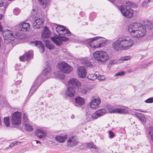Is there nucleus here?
Instances as JSON below:
<instances>
[{
  "label": "nucleus",
  "mask_w": 153,
  "mask_h": 153,
  "mask_svg": "<svg viewBox=\"0 0 153 153\" xmlns=\"http://www.w3.org/2000/svg\"><path fill=\"white\" fill-rule=\"evenodd\" d=\"M145 26V28L140 23H132L128 26V32L130 36L133 37L140 38L146 34V29L149 30L153 27L152 24L151 22L146 24Z\"/></svg>",
  "instance_id": "1"
},
{
  "label": "nucleus",
  "mask_w": 153,
  "mask_h": 153,
  "mask_svg": "<svg viewBox=\"0 0 153 153\" xmlns=\"http://www.w3.org/2000/svg\"><path fill=\"white\" fill-rule=\"evenodd\" d=\"M134 44L133 40L128 36H123L117 38L112 44V48L116 51L129 49Z\"/></svg>",
  "instance_id": "2"
},
{
  "label": "nucleus",
  "mask_w": 153,
  "mask_h": 153,
  "mask_svg": "<svg viewBox=\"0 0 153 153\" xmlns=\"http://www.w3.org/2000/svg\"><path fill=\"white\" fill-rule=\"evenodd\" d=\"M51 68L49 65H47L46 68L43 71L41 74L38 77L32 86L29 94V95L30 96H31L36 90L38 87L41 84L43 80H44V78H45V76L51 72Z\"/></svg>",
  "instance_id": "3"
},
{
  "label": "nucleus",
  "mask_w": 153,
  "mask_h": 153,
  "mask_svg": "<svg viewBox=\"0 0 153 153\" xmlns=\"http://www.w3.org/2000/svg\"><path fill=\"white\" fill-rule=\"evenodd\" d=\"M84 43L89 48L95 49L104 46L106 44V41L101 36H96L85 40Z\"/></svg>",
  "instance_id": "4"
},
{
  "label": "nucleus",
  "mask_w": 153,
  "mask_h": 153,
  "mask_svg": "<svg viewBox=\"0 0 153 153\" xmlns=\"http://www.w3.org/2000/svg\"><path fill=\"white\" fill-rule=\"evenodd\" d=\"M111 1L119 5V4H122L119 6L118 8L121 12L123 16H124L130 7H135L136 5L134 4H133L130 2L127 1H124L123 0H111Z\"/></svg>",
  "instance_id": "5"
},
{
  "label": "nucleus",
  "mask_w": 153,
  "mask_h": 153,
  "mask_svg": "<svg viewBox=\"0 0 153 153\" xmlns=\"http://www.w3.org/2000/svg\"><path fill=\"white\" fill-rule=\"evenodd\" d=\"M93 55L95 59L99 63L105 62L108 60L109 57L107 53L102 51H96Z\"/></svg>",
  "instance_id": "6"
},
{
  "label": "nucleus",
  "mask_w": 153,
  "mask_h": 153,
  "mask_svg": "<svg viewBox=\"0 0 153 153\" xmlns=\"http://www.w3.org/2000/svg\"><path fill=\"white\" fill-rule=\"evenodd\" d=\"M58 67L59 70L64 73L69 74L73 70L72 67L64 62L59 63Z\"/></svg>",
  "instance_id": "7"
},
{
  "label": "nucleus",
  "mask_w": 153,
  "mask_h": 153,
  "mask_svg": "<svg viewBox=\"0 0 153 153\" xmlns=\"http://www.w3.org/2000/svg\"><path fill=\"white\" fill-rule=\"evenodd\" d=\"M101 102L98 97H92L91 101L89 103V106L91 109H96L99 107Z\"/></svg>",
  "instance_id": "8"
},
{
  "label": "nucleus",
  "mask_w": 153,
  "mask_h": 153,
  "mask_svg": "<svg viewBox=\"0 0 153 153\" xmlns=\"http://www.w3.org/2000/svg\"><path fill=\"white\" fill-rule=\"evenodd\" d=\"M11 122L13 125H17L21 123V114L18 111L14 112L12 114Z\"/></svg>",
  "instance_id": "9"
},
{
  "label": "nucleus",
  "mask_w": 153,
  "mask_h": 153,
  "mask_svg": "<svg viewBox=\"0 0 153 153\" xmlns=\"http://www.w3.org/2000/svg\"><path fill=\"white\" fill-rule=\"evenodd\" d=\"M51 39L55 44L59 46L62 45L63 42H66L68 40V38L63 36H54L51 37Z\"/></svg>",
  "instance_id": "10"
},
{
  "label": "nucleus",
  "mask_w": 153,
  "mask_h": 153,
  "mask_svg": "<svg viewBox=\"0 0 153 153\" xmlns=\"http://www.w3.org/2000/svg\"><path fill=\"white\" fill-rule=\"evenodd\" d=\"M47 134L42 128H38L36 130L35 135L39 139H43L45 138Z\"/></svg>",
  "instance_id": "11"
},
{
  "label": "nucleus",
  "mask_w": 153,
  "mask_h": 153,
  "mask_svg": "<svg viewBox=\"0 0 153 153\" xmlns=\"http://www.w3.org/2000/svg\"><path fill=\"white\" fill-rule=\"evenodd\" d=\"M3 35L4 40H7L9 42L14 40V36L11 31L8 30L3 32Z\"/></svg>",
  "instance_id": "12"
},
{
  "label": "nucleus",
  "mask_w": 153,
  "mask_h": 153,
  "mask_svg": "<svg viewBox=\"0 0 153 153\" xmlns=\"http://www.w3.org/2000/svg\"><path fill=\"white\" fill-rule=\"evenodd\" d=\"M30 44L32 46H35L39 48L40 52L43 53L45 51L44 46L41 41H31Z\"/></svg>",
  "instance_id": "13"
},
{
  "label": "nucleus",
  "mask_w": 153,
  "mask_h": 153,
  "mask_svg": "<svg viewBox=\"0 0 153 153\" xmlns=\"http://www.w3.org/2000/svg\"><path fill=\"white\" fill-rule=\"evenodd\" d=\"M40 17H36L33 23V26L35 29L39 28L42 25L44 21Z\"/></svg>",
  "instance_id": "14"
},
{
  "label": "nucleus",
  "mask_w": 153,
  "mask_h": 153,
  "mask_svg": "<svg viewBox=\"0 0 153 153\" xmlns=\"http://www.w3.org/2000/svg\"><path fill=\"white\" fill-rule=\"evenodd\" d=\"M68 86L71 87H74L76 88H79L81 86V84L76 79L73 78L71 79L68 81Z\"/></svg>",
  "instance_id": "15"
},
{
  "label": "nucleus",
  "mask_w": 153,
  "mask_h": 153,
  "mask_svg": "<svg viewBox=\"0 0 153 153\" xmlns=\"http://www.w3.org/2000/svg\"><path fill=\"white\" fill-rule=\"evenodd\" d=\"M78 143L77 138L75 136H71L67 140V145L68 147H72L76 145Z\"/></svg>",
  "instance_id": "16"
},
{
  "label": "nucleus",
  "mask_w": 153,
  "mask_h": 153,
  "mask_svg": "<svg viewBox=\"0 0 153 153\" xmlns=\"http://www.w3.org/2000/svg\"><path fill=\"white\" fill-rule=\"evenodd\" d=\"M32 15L35 17H40L42 16V13L41 9L37 6H33L31 12Z\"/></svg>",
  "instance_id": "17"
},
{
  "label": "nucleus",
  "mask_w": 153,
  "mask_h": 153,
  "mask_svg": "<svg viewBox=\"0 0 153 153\" xmlns=\"http://www.w3.org/2000/svg\"><path fill=\"white\" fill-rule=\"evenodd\" d=\"M19 30L24 31H26L29 30L30 28V25L28 23L25 22H22L19 25Z\"/></svg>",
  "instance_id": "18"
},
{
  "label": "nucleus",
  "mask_w": 153,
  "mask_h": 153,
  "mask_svg": "<svg viewBox=\"0 0 153 153\" xmlns=\"http://www.w3.org/2000/svg\"><path fill=\"white\" fill-rule=\"evenodd\" d=\"M77 72L79 76L81 78H84L87 74L85 69L82 66H79L78 68Z\"/></svg>",
  "instance_id": "19"
},
{
  "label": "nucleus",
  "mask_w": 153,
  "mask_h": 153,
  "mask_svg": "<svg viewBox=\"0 0 153 153\" xmlns=\"http://www.w3.org/2000/svg\"><path fill=\"white\" fill-rule=\"evenodd\" d=\"M129 56H124L121 57L120 59L118 60H111L110 62V64L112 65L117 64H119L123 62V61H127L130 59Z\"/></svg>",
  "instance_id": "20"
},
{
  "label": "nucleus",
  "mask_w": 153,
  "mask_h": 153,
  "mask_svg": "<svg viewBox=\"0 0 153 153\" xmlns=\"http://www.w3.org/2000/svg\"><path fill=\"white\" fill-rule=\"evenodd\" d=\"M129 111V108L127 107L122 106L121 108H117L116 113L127 114Z\"/></svg>",
  "instance_id": "21"
},
{
  "label": "nucleus",
  "mask_w": 153,
  "mask_h": 153,
  "mask_svg": "<svg viewBox=\"0 0 153 153\" xmlns=\"http://www.w3.org/2000/svg\"><path fill=\"white\" fill-rule=\"evenodd\" d=\"M75 105L76 106H80L83 105L85 103L84 99L80 97H77L75 99Z\"/></svg>",
  "instance_id": "22"
},
{
  "label": "nucleus",
  "mask_w": 153,
  "mask_h": 153,
  "mask_svg": "<svg viewBox=\"0 0 153 153\" xmlns=\"http://www.w3.org/2000/svg\"><path fill=\"white\" fill-rule=\"evenodd\" d=\"M75 93V91L73 88L68 86L67 90L65 92V95L67 97H72L74 95Z\"/></svg>",
  "instance_id": "23"
},
{
  "label": "nucleus",
  "mask_w": 153,
  "mask_h": 153,
  "mask_svg": "<svg viewBox=\"0 0 153 153\" xmlns=\"http://www.w3.org/2000/svg\"><path fill=\"white\" fill-rule=\"evenodd\" d=\"M50 34L49 29L47 27H44V30L42 34V38L43 41V39L48 38L50 36Z\"/></svg>",
  "instance_id": "24"
},
{
  "label": "nucleus",
  "mask_w": 153,
  "mask_h": 153,
  "mask_svg": "<svg viewBox=\"0 0 153 153\" xmlns=\"http://www.w3.org/2000/svg\"><path fill=\"white\" fill-rule=\"evenodd\" d=\"M67 137L66 135H59L56 136L55 139L57 142L60 143H63L65 141Z\"/></svg>",
  "instance_id": "25"
},
{
  "label": "nucleus",
  "mask_w": 153,
  "mask_h": 153,
  "mask_svg": "<svg viewBox=\"0 0 153 153\" xmlns=\"http://www.w3.org/2000/svg\"><path fill=\"white\" fill-rule=\"evenodd\" d=\"M55 77L60 80H63L65 78V75L59 72H56L54 74Z\"/></svg>",
  "instance_id": "26"
},
{
  "label": "nucleus",
  "mask_w": 153,
  "mask_h": 153,
  "mask_svg": "<svg viewBox=\"0 0 153 153\" xmlns=\"http://www.w3.org/2000/svg\"><path fill=\"white\" fill-rule=\"evenodd\" d=\"M133 10L131 9V7H130L128 10H127V12L126 13L124 16L127 18H130L133 16Z\"/></svg>",
  "instance_id": "27"
},
{
  "label": "nucleus",
  "mask_w": 153,
  "mask_h": 153,
  "mask_svg": "<svg viewBox=\"0 0 153 153\" xmlns=\"http://www.w3.org/2000/svg\"><path fill=\"white\" fill-rule=\"evenodd\" d=\"M81 62L82 64L87 67H91L92 66L91 63L87 60L86 58H82L81 60Z\"/></svg>",
  "instance_id": "28"
},
{
  "label": "nucleus",
  "mask_w": 153,
  "mask_h": 153,
  "mask_svg": "<svg viewBox=\"0 0 153 153\" xmlns=\"http://www.w3.org/2000/svg\"><path fill=\"white\" fill-rule=\"evenodd\" d=\"M44 41H45V45L46 47L49 50H51L53 49L54 48V45L50 43L49 41L48 40H43Z\"/></svg>",
  "instance_id": "29"
},
{
  "label": "nucleus",
  "mask_w": 153,
  "mask_h": 153,
  "mask_svg": "<svg viewBox=\"0 0 153 153\" xmlns=\"http://www.w3.org/2000/svg\"><path fill=\"white\" fill-rule=\"evenodd\" d=\"M43 8H45L49 4V0H38Z\"/></svg>",
  "instance_id": "30"
},
{
  "label": "nucleus",
  "mask_w": 153,
  "mask_h": 153,
  "mask_svg": "<svg viewBox=\"0 0 153 153\" xmlns=\"http://www.w3.org/2000/svg\"><path fill=\"white\" fill-rule=\"evenodd\" d=\"M96 112L99 117H100L104 115L106 113V111L105 109L102 108L97 110Z\"/></svg>",
  "instance_id": "31"
},
{
  "label": "nucleus",
  "mask_w": 153,
  "mask_h": 153,
  "mask_svg": "<svg viewBox=\"0 0 153 153\" xmlns=\"http://www.w3.org/2000/svg\"><path fill=\"white\" fill-rule=\"evenodd\" d=\"M64 27L63 26L60 25H58L56 27V30L59 35L60 34H62V31L64 29Z\"/></svg>",
  "instance_id": "32"
},
{
  "label": "nucleus",
  "mask_w": 153,
  "mask_h": 153,
  "mask_svg": "<svg viewBox=\"0 0 153 153\" xmlns=\"http://www.w3.org/2000/svg\"><path fill=\"white\" fill-rule=\"evenodd\" d=\"M136 115L140 120L144 123L146 121V119L143 115L141 114L137 113Z\"/></svg>",
  "instance_id": "33"
},
{
  "label": "nucleus",
  "mask_w": 153,
  "mask_h": 153,
  "mask_svg": "<svg viewBox=\"0 0 153 153\" xmlns=\"http://www.w3.org/2000/svg\"><path fill=\"white\" fill-rule=\"evenodd\" d=\"M88 78L91 80H94L97 78V74H89L87 76Z\"/></svg>",
  "instance_id": "34"
},
{
  "label": "nucleus",
  "mask_w": 153,
  "mask_h": 153,
  "mask_svg": "<svg viewBox=\"0 0 153 153\" xmlns=\"http://www.w3.org/2000/svg\"><path fill=\"white\" fill-rule=\"evenodd\" d=\"M87 145L88 147L94 149L96 150L97 151L99 150L100 149V148L99 147H96V146L94 145L92 142H90L89 143H88L87 144Z\"/></svg>",
  "instance_id": "35"
},
{
  "label": "nucleus",
  "mask_w": 153,
  "mask_h": 153,
  "mask_svg": "<svg viewBox=\"0 0 153 153\" xmlns=\"http://www.w3.org/2000/svg\"><path fill=\"white\" fill-rule=\"evenodd\" d=\"M108 111L111 113H116L117 107L108 106L107 108Z\"/></svg>",
  "instance_id": "36"
},
{
  "label": "nucleus",
  "mask_w": 153,
  "mask_h": 153,
  "mask_svg": "<svg viewBox=\"0 0 153 153\" xmlns=\"http://www.w3.org/2000/svg\"><path fill=\"white\" fill-rule=\"evenodd\" d=\"M23 125L25 127L26 130L29 131H32L33 130L32 126L29 124H24Z\"/></svg>",
  "instance_id": "37"
},
{
  "label": "nucleus",
  "mask_w": 153,
  "mask_h": 153,
  "mask_svg": "<svg viewBox=\"0 0 153 153\" xmlns=\"http://www.w3.org/2000/svg\"><path fill=\"white\" fill-rule=\"evenodd\" d=\"M62 34H60V35H65L67 34L68 36H69L71 35V33L69 30L68 29H66L65 27H64V29L62 31Z\"/></svg>",
  "instance_id": "38"
},
{
  "label": "nucleus",
  "mask_w": 153,
  "mask_h": 153,
  "mask_svg": "<svg viewBox=\"0 0 153 153\" xmlns=\"http://www.w3.org/2000/svg\"><path fill=\"white\" fill-rule=\"evenodd\" d=\"M149 134L151 136V140L153 142V127H149Z\"/></svg>",
  "instance_id": "39"
},
{
  "label": "nucleus",
  "mask_w": 153,
  "mask_h": 153,
  "mask_svg": "<svg viewBox=\"0 0 153 153\" xmlns=\"http://www.w3.org/2000/svg\"><path fill=\"white\" fill-rule=\"evenodd\" d=\"M85 119L86 120L87 122L93 120L91 114L88 113H87L86 114Z\"/></svg>",
  "instance_id": "40"
},
{
  "label": "nucleus",
  "mask_w": 153,
  "mask_h": 153,
  "mask_svg": "<svg viewBox=\"0 0 153 153\" xmlns=\"http://www.w3.org/2000/svg\"><path fill=\"white\" fill-rule=\"evenodd\" d=\"M24 56L26 59L31 58L32 56V53L30 52H27L24 54Z\"/></svg>",
  "instance_id": "41"
},
{
  "label": "nucleus",
  "mask_w": 153,
  "mask_h": 153,
  "mask_svg": "<svg viewBox=\"0 0 153 153\" xmlns=\"http://www.w3.org/2000/svg\"><path fill=\"white\" fill-rule=\"evenodd\" d=\"M90 90V89L87 87H84L82 89L81 92L83 94H86Z\"/></svg>",
  "instance_id": "42"
},
{
  "label": "nucleus",
  "mask_w": 153,
  "mask_h": 153,
  "mask_svg": "<svg viewBox=\"0 0 153 153\" xmlns=\"http://www.w3.org/2000/svg\"><path fill=\"white\" fill-rule=\"evenodd\" d=\"M10 119L8 117H5L4 119V122L7 126H9L10 125Z\"/></svg>",
  "instance_id": "43"
},
{
  "label": "nucleus",
  "mask_w": 153,
  "mask_h": 153,
  "mask_svg": "<svg viewBox=\"0 0 153 153\" xmlns=\"http://www.w3.org/2000/svg\"><path fill=\"white\" fill-rule=\"evenodd\" d=\"M152 64H153V61H151L148 63L144 64L141 65L140 67L143 68H145L149 66L150 65Z\"/></svg>",
  "instance_id": "44"
},
{
  "label": "nucleus",
  "mask_w": 153,
  "mask_h": 153,
  "mask_svg": "<svg viewBox=\"0 0 153 153\" xmlns=\"http://www.w3.org/2000/svg\"><path fill=\"white\" fill-rule=\"evenodd\" d=\"M91 115L92 116V118L93 120H96L99 117V116H98L96 111L95 112V113L92 114Z\"/></svg>",
  "instance_id": "45"
},
{
  "label": "nucleus",
  "mask_w": 153,
  "mask_h": 153,
  "mask_svg": "<svg viewBox=\"0 0 153 153\" xmlns=\"http://www.w3.org/2000/svg\"><path fill=\"white\" fill-rule=\"evenodd\" d=\"M150 1L151 0H148L147 1H144L142 4V7H146L149 4Z\"/></svg>",
  "instance_id": "46"
},
{
  "label": "nucleus",
  "mask_w": 153,
  "mask_h": 153,
  "mask_svg": "<svg viewBox=\"0 0 153 153\" xmlns=\"http://www.w3.org/2000/svg\"><path fill=\"white\" fill-rule=\"evenodd\" d=\"M146 103H152L153 102V97L149 98L145 101Z\"/></svg>",
  "instance_id": "47"
},
{
  "label": "nucleus",
  "mask_w": 153,
  "mask_h": 153,
  "mask_svg": "<svg viewBox=\"0 0 153 153\" xmlns=\"http://www.w3.org/2000/svg\"><path fill=\"white\" fill-rule=\"evenodd\" d=\"M125 72L123 71H121L116 74L114 75L116 76H121L125 74Z\"/></svg>",
  "instance_id": "48"
},
{
  "label": "nucleus",
  "mask_w": 153,
  "mask_h": 153,
  "mask_svg": "<svg viewBox=\"0 0 153 153\" xmlns=\"http://www.w3.org/2000/svg\"><path fill=\"white\" fill-rule=\"evenodd\" d=\"M105 77L104 76L100 75L98 76L97 75V79L99 80H103L105 79Z\"/></svg>",
  "instance_id": "49"
},
{
  "label": "nucleus",
  "mask_w": 153,
  "mask_h": 153,
  "mask_svg": "<svg viewBox=\"0 0 153 153\" xmlns=\"http://www.w3.org/2000/svg\"><path fill=\"white\" fill-rule=\"evenodd\" d=\"M108 133L109 134V137L112 138H113L114 136V134L113 132L111 131H108Z\"/></svg>",
  "instance_id": "50"
},
{
  "label": "nucleus",
  "mask_w": 153,
  "mask_h": 153,
  "mask_svg": "<svg viewBox=\"0 0 153 153\" xmlns=\"http://www.w3.org/2000/svg\"><path fill=\"white\" fill-rule=\"evenodd\" d=\"M13 13L15 15H18L20 13V11L19 9L16 8L13 10Z\"/></svg>",
  "instance_id": "51"
},
{
  "label": "nucleus",
  "mask_w": 153,
  "mask_h": 153,
  "mask_svg": "<svg viewBox=\"0 0 153 153\" xmlns=\"http://www.w3.org/2000/svg\"><path fill=\"white\" fill-rule=\"evenodd\" d=\"M23 120L25 122H26L28 121V118L26 114L25 113L23 114Z\"/></svg>",
  "instance_id": "52"
},
{
  "label": "nucleus",
  "mask_w": 153,
  "mask_h": 153,
  "mask_svg": "<svg viewBox=\"0 0 153 153\" xmlns=\"http://www.w3.org/2000/svg\"><path fill=\"white\" fill-rule=\"evenodd\" d=\"M19 59L20 61H24V60H26V59L24 56V54L22 56H20L19 57Z\"/></svg>",
  "instance_id": "53"
},
{
  "label": "nucleus",
  "mask_w": 153,
  "mask_h": 153,
  "mask_svg": "<svg viewBox=\"0 0 153 153\" xmlns=\"http://www.w3.org/2000/svg\"><path fill=\"white\" fill-rule=\"evenodd\" d=\"M18 143V142H15L13 143H11L10 145V147H13V146H14L17 145L18 144L17 143Z\"/></svg>",
  "instance_id": "54"
},
{
  "label": "nucleus",
  "mask_w": 153,
  "mask_h": 153,
  "mask_svg": "<svg viewBox=\"0 0 153 153\" xmlns=\"http://www.w3.org/2000/svg\"><path fill=\"white\" fill-rule=\"evenodd\" d=\"M3 30V28L1 25V23L0 22V31L2 32Z\"/></svg>",
  "instance_id": "55"
},
{
  "label": "nucleus",
  "mask_w": 153,
  "mask_h": 153,
  "mask_svg": "<svg viewBox=\"0 0 153 153\" xmlns=\"http://www.w3.org/2000/svg\"><path fill=\"white\" fill-rule=\"evenodd\" d=\"M3 3L1 0H0V7L3 5Z\"/></svg>",
  "instance_id": "56"
},
{
  "label": "nucleus",
  "mask_w": 153,
  "mask_h": 153,
  "mask_svg": "<svg viewBox=\"0 0 153 153\" xmlns=\"http://www.w3.org/2000/svg\"><path fill=\"white\" fill-rule=\"evenodd\" d=\"M20 36V34L18 33V34L16 33V36L17 38H18V37H19Z\"/></svg>",
  "instance_id": "57"
},
{
  "label": "nucleus",
  "mask_w": 153,
  "mask_h": 153,
  "mask_svg": "<svg viewBox=\"0 0 153 153\" xmlns=\"http://www.w3.org/2000/svg\"><path fill=\"white\" fill-rule=\"evenodd\" d=\"M35 141H36V143L37 144L39 143V144H41V142H40L39 141H38V140H35Z\"/></svg>",
  "instance_id": "58"
},
{
  "label": "nucleus",
  "mask_w": 153,
  "mask_h": 153,
  "mask_svg": "<svg viewBox=\"0 0 153 153\" xmlns=\"http://www.w3.org/2000/svg\"><path fill=\"white\" fill-rule=\"evenodd\" d=\"M21 82V81L20 80H18L17 82V84H18L20 83Z\"/></svg>",
  "instance_id": "59"
},
{
  "label": "nucleus",
  "mask_w": 153,
  "mask_h": 153,
  "mask_svg": "<svg viewBox=\"0 0 153 153\" xmlns=\"http://www.w3.org/2000/svg\"><path fill=\"white\" fill-rule=\"evenodd\" d=\"M71 117L72 119H73L74 118L75 116H74V115L73 114V115H71Z\"/></svg>",
  "instance_id": "60"
},
{
  "label": "nucleus",
  "mask_w": 153,
  "mask_h": 153,
  "mask_svg": "<svg viewBox=\"0 0 153 153\" xmlns=\"http://www.w3.org/2000/svg\"><path fill=\"white\" fill-rule=\"evenodd\" d=\"M138 111H140V112H145V113H146V111H141V110H137Z\"/></svg>",
  "instance_id": "61"
},
{
  "label": "nucleus",
  "mask_w": 153,
  "mask_h": 153,
  "mask_svg": "<svg viewBox=\"0 0 153 153\" xmlns=\"http://www.w3.org/2000/svg\"><path fill=\"white\" fill-rule=\"evenodd\" d=\"M3 17V16L2 14H0V20L2 18V17Z\"/></svg>",
  "instance_id": "62"
},
{
  "label": "nucleus",
  "mask_w": 153,
  "mask_h": 153,
  "mask_svg": "<svg viewBox=\"0 0 153 153\" xmlns=\"http://www.w3.org/2000/svg\"><path fill=\"white\" fill-rule=\"evenodd\" d=\"M1 74H0V79L1 78Z\"/></svg>",
  "instance_id": "63"
},
{
  "label": "nucleus",
  "mask_w": 153,
  "mask_h": 153,
  "mask_svg": "<svg viewBox=\"0 0 153 153\" xmlns=\"http://www.w3.org/2000/svg\"><path fill=\"white\" fill-rule=\"evenodd\" d=\"M20 76V78H21V76Z\"/></svg>",
  "instance_id": "64"
}]
</instances>
